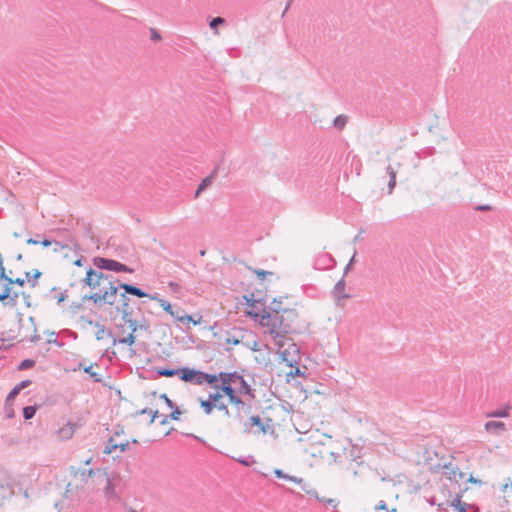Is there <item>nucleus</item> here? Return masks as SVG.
Masks as SVG:
<instances>
[{"instance_id": "nucleus-38", "label": "nucleus", "mask_w": 512, "mask_h": 512, "mask_svg": "<svg viewBox=\"0 0 512 512\" xmlns=\"http://www.w3.org/2000/svg\"><path fill=\"white\" fill-rule=\"evenodd\" d=\"M121 314H122V320L126 324H128V321L134 320L132 318V310L131 309L126 310V311H121Z\"/></svg>"}, {"instance_id": "nucleus-61", "label": "nucleus", "mask_w": 512, "mask_h": 512, "mask_svg": "<svg viewBox=\"0 0 512 512\" xmlns=\"http://www.w3.org/2000/svg\"><path fill=\"white\" fill-rule=\"evenodd\" d=\"M160 424H161V425H166V424H168V416H167V415H161V421H160Z\"/></svg>"}, {"instance_id": "nucleus-15", "label": "nucleus", "mask_w": 512, "mask_h": 512, "mask_svg": "<svg viewBox=\"0 0 512 512\" xmlns=\"http://www.w3.org/2000/svg\"><path fill=\"white\" fill-rule=\"evenodd\" d=\"M511 408L512 406L506 403L502 407L487 413L486 416L491 418H506L510 415Z\"/></svg>"}, {"instance_id": "nucleus-20", "label": "nucleus", "mask_w": 512, "mask_h": 512, "mask_svg": "<svg viewBox=\"0 0 512 512\" xmlns=\"http://www.w3.org/2000/svg\"><path fill=\"white\" fill-rule=\"evenodd\" d=\"M347 123H348V116L341 114L334 118L333 127H335L338 130H342L346 126Z\"/></svg>"}, {"instance_id": "nucleus-23", "label": "nucleus", "mask_w": 512, "mask_h": 512, "mask_svg": "<svg viewBox=\"0 0 512 512\" xmlns=\"http://www.w3.org/2000/svg\"><path fill=\"white\" fill-rule=\"evenodd\" d=\"M212 179H213V174H211L210 176H207L205 177L202 182L200 183V185L198 186V189L196 190L195 192V197H198L199 194L205 190L208 186L211 185L212 183Z\"/></svg>"}, {"instance_id": "nucleus-37", "label": "nucleus", "mask_w": 512, "mask_h": 512, "mask_svg": "<svg viewBox=\"0 0 512 512\" xmlns=\"http://www.w3.org/2000/svg\"><path fill=\"white\" fill-rule=\"evenodd\" d=\"M159 302H160V305L163 307V309H164L166 312H168V313H170L172 316H174V313H173V311H172V306H171V304H170L168 301H166V300H164V299H159Z\"/></svg>"}, {"instance_id": "nucleus-16", "label": "nucleus", "mask_w": 512, "mask_h": 512, "mask_svg": "<svg viewBox=\"0 0 512 512\" xmlns=\"http://www.w3.org/2000/svg\"><path fill=\"white\" fill-rule=\"evenodd\" d=\"M274 475H275L276 478L289 480V481H292V482H294L296 484H299L301 486V488L303 486L306 487V483L304 482L303 478L288 475V474L284 473L283 470H281V469H275L274 470Z\"/></svg>"}, {"instance_id": "nucleus-25", "label": "nucleus", "mask_w": 512, "mask_h": 512, "mask_svg": "<svg viewBox=\"0 0 512 512\" xmlns=\"http://www.w3.org/2000/svg\"><path fill=\"white\" fill-rule=\"evenodd\" d=\"M120 301H121V305L119 307V311H126V310L131 309V307L129 305L130 299L127 296V293H125V291L120 294Z\"/></svg>"}, {"instance_id": "nucleus-30", "label": "nucleus", "mask_w": 512, "mask_h": 512, "mask_svg": "<svg viewBox=\"0 0 512 512\" xmlns=\"http://www.w3.org/2000/svg\"><path fill=\"white\" fill-rule=\"evenodd\" d=\"M224 24V18L223 17H216L214 19H212L209 23V26L212 30H214V33L215 34H218V31H217V27L219 25H223Z\"/></svg>"}, {"instance_id": "nucleus-9", "label": "nucleus", "mask_w": 512, "mask_h": 512, "mask_svg": "<svg viewBox=\"0 0 512 512\" xmlns=\"http://www.w3.org/2000/svg\"><path fill=\"white\" fill-rule=\"evenodd\" d=\"M213 386L214 391L209 392L207 400L216 405L220 410L224 409V404L219 403V400L223 397L224 394V378L219 379L216 383L210 384Z\"/></svg>"}, {"instance_id": "nucleus-57", "label": "nucleus", "mask_w": 512, "mask_h": 512, "mask_svg": "<svg viewBox=\"0 0 512 512\" xmlns=\"http://www.w3.org/2000/svg\"><path fill=\"white\" fill-rule=\"evenodd\" d=\"M467 481L472 484H482V481L480 479H477V478L473 477L472 475H470V477L468 478Z\"/></svg>"}, {"instance_id": "nucleus-46", "label": "nucleus", "mask_w": 512, "mask_h": 512, "mask_svg": "<svg viewBox=\"0 0 512 512\" xmlns=\"http://www.w3.org/2000/svg\"><path fill=\"white\" fill-rule=\"evenodd\" d=\"M171 409H172V412L170 414V418L172 420H178L179 416L181 415V411L179 410V408L176 405H175V407H173Z\"/></svg>"}, {"instance_id": "nucleus-50", "label": "nucleus", "mask_w": 512, "mask_h": 512, "mask_svg": "<svg viewBox=\"0 0 512 512\" xmlns=\"http://www.w3.org/2000/svg\"><path fill=\"white\" fill-rule=\"evenodd\" d=\"M30 384H31V380L26 379V380H22L21 382H19V383H18L17 385H15V386H16V388H17L18 390H20V391H21V390H23L24 388L28 387Z\"/></svg>"}, {"instance_id": "nucleus-28", "label": "nucleus", "mask_w": 512, "mask_h": 512, "mask_svg": "<svg viewBox=\"0 0 512 512\" xmlns=\"http://www.w3.org/2000/svg\"><path fill=\"white\" fill-rule=\"evenodd\" d=\"M36 406H26L23 408V417L25 420H29L34 417L36 413Z\"/></svg>"}, {"instance_id": "nucleus-64", "label": "nucleus", "mask_w": 512, "mask_h": 512, "mask_svg": "<svg viewBox=\"0 0 512 512\" xmlns=\"http://www.w3.org/2000/svg\"><path fill=\"white\" fill-rule=\"evenodd\" d=\"M41 244L44 246V247H49L51 245V241L48 240V239H44Z\"/></svg>"}, {"instance_id": "nucleus-2", "label": "nucleus", "mask_w": 512, "mask_h": 512, "mask_svg": "<svg viewBox=\"0 0 512 512\" xmlns=\"http://www.w3.org/2000/svg\"><path fill=\"white\" fill-rule=\"evenodd\" d=\"M83 281L92 290H95L94 293L85 295L83 300L92 301L95 305L108 304L112 306L115 304L118 289L121 288L119 279L89 267Z\"/></svg>"}, {"instance_id": "nucleus-14", "label": "nucleus", "mask_w": 512, "mask_h": 512, "mask_svg": "<svg viewBox=\"0 0 512 512\" xmlns=\"http://www.w3.org/2000/svg\"><path fill=\"white\" fill-rule=\"evenodd\" d=\"M121 289H124L125 293L133 295V296H136V297H139V298H143V297H148L149 296L148 293H146L145 291H143L139 287H136V286H134L132 284H127V283H122L121 282Z\"/></svg>"}, {"instance_id": "nucleus-4", "label": "nucleus", "mask_w": 512, "mask_h": 512, "mask_svg": "<svg viewBox=\"0 0 512 512\" xmlns=\"http://www.w3.org/2000/svg\"><path fill=\"white\" fill-rule=\"evenodd\" d=\"M223 375V371H220L218 374H209L189 367L178 369V376L182 381L195 385L216 383L219 379H223Z\"/></svg>"}, {"instance_id": "nucleus-8", "label": "nucleus", "mask_w": 512, "mask_h": 512, "mask_svg": "<svg viewBox=\"0 0 512 512\" xmlns=\"http://www.w3.org/2000/svg\"><path fill=\"white\" fill-rule=\"evenodd\" d=\"M279 357L288 367H294L298 365L301 360L300 347L291 340L288 343V347L280 351Z\"/></svg>"}, {"instance_id": "nucleus-17", "label": "nucleus", "mask_w": 512, "mask_h": 512, "mask_svg": "<svg viewBox=\"0 0 512 512\" xmlns=\"http://www.w3.org/2000/svg\"><path fill=\"white\" fill-rule=\"evenodd\" d=\"M444 469V474L447 475L450 480H455L457 482V477L459 479H463L465 477V473L460 471L458 468L452 467L451 463L444 465Z\"/></svg>"}, {"instance_id": "nucleus-26", "label": "nucleus", "mask_w": 512, "mask_h": 512, "mask_svg": "<svg viewBox=\"0 0 512 512\" xmlns=\"http://www.w3.org/2000/svg\"><path fill=\"white\" fill-rule=\"evenodd\" d=\"M157 374L159 376H164V377H173L175 375H178V369L159 368V369H157Z\"/></svg>"}, {"instance_id": "nucleus-40", "label": "nucleus", "mask_w": 512, "mask_h": 512, "mask_svg": "<svg viewBox=\"0 0 512 512\" xmlns=\"http://www.w3.org/2000/svg\"><path fill=\"white\" fill-rule=\"evenodd\" d=\"M294 370H291L289 373H287V377H297V376H303L304 373L300 370L298 365L294 366Z\"/></svg>"}, {"instance_id": "nucleus-59", "label": "nucleus", "mask_w": 512, "mask_h": 512, "mask_svg": "<svg viewBox=\"0 0 512 512\" xmlns=\"http://www.w3.org/2000/svg\"><path fill=\"white\" fill-rule=\"evenodd\" d=\"M251 349L254 352L261 351V348L259 347V343L257 340L253 341V345H252Z\"/></svg>"}, {"instance_id": "nucleus-11", "label": "nucleus", "mask_w": 512, "mask_h": 512, "mask_svg": "<svg viewBox=\"0 0 512 512\" xmlns=\"http://www.w3.org/2000/svg\"><path fill=\"white\" fill-rule=\"evenodd\" d=\"M17 298H18V293L17 292L12 293L11 284H8V282H5L2 292L0 293V302H4L6 304L13 306L16 304Z\"/></svg>"}, {"instance_id": "nucleus-39", "label": "nucleus", "mask_w": 512, "mask_h": 512, "mask_svg": "<svg viewBox=\"0 0 512 512\" xmlns=\"http://www.w3.org/2000/svg\"><path fill=\"white\" fill-rule=\"evenodd\" d=\"M4 410H5V414H6L7 418L14 417V410H13V407L10 404V402H6L5 401V408H4Z\"/></svg>"}, {"instance_id": "nucleus-1", "label": "nucleus", "mask_w": 512, "mask_h": 512, "mask_svg": "<svg viewBox=\"0 0 512 512\" xmlns=\"http://www.w3.org/2000/svg\"><path fill=\"white\" fill-rule=\"evenodd\" d=\"M242 299L244 301L240 304L245 306L246 316L260 326H268L274 322L277 324L278 320L285 322L284 314L294 311L282 307V297L274 298L269 305L264 297L255 298L253 293L243 295ZM238 305L239 303L235 304V309H238Z\"/></svg>"}, {"instance_id": "nucleus-41", "label": "nucleus", "mask_w": 512, "mask_h": 512, "mask_svg": "<svg viewBox=\"0 0 512 512\" xmlns=\"http://www.w3.org/2000/svg\"><path fill=\"white\" fill-rule=\"evenodd\" d=\"M146 413H151V419H150V423H153L156 419V417H158V411L155 410H151L149 408H144L142 411H141V414H146Z\"/></svg>"}, {"instance_id": "nucleus-3", "label": "nucleus", "mask_w": 512, "mask_h": 512, "mask_svg": "<svg viewBox=\"0 0 512 512\" xmlns=\"http://www.w3.org/2000/svg\"><path fill=\"white\" fill-rule=\"evenodd\" d=\"M226 397H228L231 404L236 406L240 421L242 420L241 412L244 415L251 412L250 400L255 398L254 390L244 377L237 372L226 373Z\"/></svg>"}, {"instance_id": "nucleus-60", "label": "nucleus", "mask_w": 512, "mask_h": 512, "mask_svg": "<svg viewBox=\"0 0 512 512\" xmlns=\"http://www.w3.org/2000/svg\"><path fill=\"white\" fill-rule=\"evenodd\" d=\"M469 509L472 510V512L480 511V508L476 504H469Z\"/></svg>"}, {"instance_id": "nucleus-12", "label": "nucleus", "mask_w": 512, "mask_h": 512, "mask_svg": "<svg viewBox=\"0 0 512 512\" xmlns=\"http://www.w3.org/2000/svg\"><path fill=\"white\" fill-rule=\"evenodd\" d=\"M484 428L486 432L494 435H501L507 430L506 424L504 422L494 420L486 422Z\"/></svg>"}, {"instance_id": "nucleus-42", "label": "nucleus", "mask_w": 512, "mask_h": 512, "mask_svg": "<svg viewBox=\"0 0 512 512\" xmlns=\"http://www.w3.org/2000/svg\"><path fill=\"white\" fill-rule=\"evenodd\" d=\"M20 393V390L14 386V388L9 392V394L6 397V402H11L14 400V398Z\"/></svg>"}, {"instance_id": "nucleus-45", "label": "nucleus", "mask_w": 512, "mask_h": 512, "mask_svg": "<svg viewBox=\"0 0 512 512\" xmlns=\"http://www.w3.org/2000/svg\"><path fill=\"white\" fill-rule=\"evenodd\" d=\"M161 38L160 33L155 28H150V39L152 41H159Z\"/></svg>"}, {"instance_id": "nucleus-51", "label": "nucleus", "mask_w": 512, "mask_h": 512, "mask_svg": "<svg viewBox=\"0 0 512 512\" xmlns=\"http://www.w3.org/2000/svg\"><path fill=\"white\" fill-rule=\"evenodd\" d=\"M386 172H387V174L389 176V179L396 180V171L393 169V167L391 165L387 166Z\"/></svg>"}, {"instance_id": "nucleus-6", "label": "nucleus", "mask_w": 512, "mask_h": 512, "mask_svg": "<svg viewBox=\"0 0 512 512\" xmlns=\"http://www.w3.org/2000/svg\"><path fill=\"white\" fill-rule=\"evenodd\" d=\"M272 423L271 418H266V422H264L259 415H253L249 417L243 424L244 433H263L266 434Z\"/></svg>"}, {"instance_id": "nucleus-13", "label": "nucleus", "mask_w": 512, "mask_h": 512, "mask_svg": "<svg viewBox=\"0 0 512 512\" xmlns=\"http://www.w3.org/2000/svg\"><path fill=\"white\" fill-rule=\"evenodd\" d=\"M345 286H346V281H345L344 277H342L340 280H338L336 282L334 289H333V296L337 302L342 299H347V298L351 297L349 294L343 292L345 289Z\"/></svg>"}, {"instance_id": "nucleus-27", "label": "nucleus", "mask_w": 512, "mask_h": 512, "mask_svg": "<svg viewBox=\"0 0 512 512\" xmlns=\"http://www.w3.org/2000/svg\"><path fill=\"white\" fill-rule=\"evenodd\" d=\"M236 461L246 467H249L252 464L256 463V460L254 459V457L252 455L245 456V457L240 456L236 459Z\"/></svg>"}, {"instance_id": "nucleus-19", "label": "nucleus", "mask_w": 512, "mask_h": 512, "mask_svg": "<svg viewBox=\"0 0 512 512\" xmlns=\"http://www.w3.org/2000/svg\"><path fill=\"white\" fill-rule=\"evenodd\" d=\"M136 341V335L133 332H130L128 336L123 338H113V345L115 346L117 343L120 344H126V345H133Z\"/></svg>"}, {"instance_id": "nucleus-56", "label": "nucleus", "mask_w": 512, "mask_h": 512, "mask_svg": "<svg viewBox=\"0 0 512 512\" xmlns=\"http://www.w3.org/2000/svg\"><path fill=\"white\" fill-rule=\"evenodd\" d=\"M67 292L64 291V292H61L59 295H58V298H57V303L58 304H61L62 302H64L66 299H67Z\"/></svg>"}, {"instance_id": "nucleus-10", "label": "nucleus", "mask_w": 512, "mask_h": 512, "mask_svg": "<svg viewBox=\"0 0 512 512\" xmlns=\"http://www.w3.org/2000/svg\"><path fill=\"white\" fill-rule=\"evenodd\" d=\"M28 324L29 325H28L27 329H31L34 334L28 339L27 335L21 334V331H19V335L18 336L21 337L19 341L22 342V341L28 340L30 342H34L35 343V342H37L40 339V336L36 334L37 329H36V324H35V320H34L33 317H29L28 318ZM18 325H19V329L20 330L24 329L25 326H26L23 323L22 318L18 319Z\"/></svg>"}, {"instance_id": "nucleus-29", "label": "nucleus", "mask_w": 512, "mask_h": 512, "mask_svg": "<svg viewBox=\"0 0 512 512\" xmlns=\"http://www.w3.org/2000/svg\"><path fill=\"white\" fill-rule=\"evenodd\" d=\"M200 406H201V408H203V410L206 414H210L212 412L213 408L216 407V405H214L207 399H205V400L200 399Z\"/></svg>"}, {"instance_id": "nucleus-31", "label": "nucleus", "mask_w": 512, "mask_h": 512, "mask_svg": "<svg viewBox=\"0 0 512 512\" xmlns=\"http://www.w3.org/2000/svg\"><path fill=\"white\" fill-rule=\"evenodd\" d=\"M465 502L461 501V495L457 494L456 497L450 502L449 506L458 510L461 506L465 505Z\"/></svg>"}, {"instance_id": "nucleus-48", "label": "nucleus", "mask_w": 512, "mask_h": 512, "mask_svg": "<svg viewBox=\"0 0 512 512\" xmlns=\"http://www.w3.org/2000/svg\"><path fill=\"white\" fill-rule=\"evenodd\" d=\"M160 398L163 399L166 403V405L169 407V408H173L175 407V404L174 402L167 396V394L163 393L160 395Z\"/></svg>"}, {"instance_id": "nucleus-43", "label": "nucleus", "mask_w": 512, "mask_h": 512, "mask_svg": "<svg viewBox=\"0 0 512 512\" xmlns=\"http://www.w3.org/2000/svg\"><path fill=\"white\" fill-rule=\"evenodd\" d=\"M25 281L26 280L23 279V278L12 279L10 277L7 280L8 284H11V285L16 284V285L21 286V287H23L25 285Z\"/></svg>"}, {"instance_id": "nucleus-32", "label": "nucleus", "mask_w": 512, "mask_h": 512, "mask_svg": "<svg viewBox=\"0 0 512 512\" xmlns=\"http://www.w3.org/2000/svg\"><path fill=\"white\" fill-rule=\"evenodd\" d=\"M115 449H117V443L114 441V439L111 437L109 440H108V443L104 449V453L106 454H110L112 453Z\"/></svg>"}, {"instance_id": "nucleus-22", "label": "nucleus", "mask_w": 512, "mask_h": 512, "mask_svg": "<svg viewBox=\"0 0 512 512\" xmlns=\"http://www.w3.org/2000/svg\"><path fill=\"white\" fill-rule=\"evenodd\" d=\"M97 326L99 329L96 332L95 336L98 341L102 340L105 336L110 337L112 340H113V338H115L113 333L111 331L107 330L104 325L97 324Z\"/></svg>"}, {"instance_id": "nucleus-33", "label": "nucleus", "mask_w": 512, "mask_h": 512, "mask_svg": "<svg viewBox=\"0 0 512 512\" xmlns=\"http://www.w3.org/2000/svg\"><path fill=\"white\" fill-rule=\"evenodd\" d=\"M35 365V361L32 360V359H25L23 360L19 366H18V369L19 370H26V369H29L31 367H33Z\"/></svg>"}, {"instance_id": "nucleus-53", "label": "nucleus", "mask_w": 512, "mask_h": 512, "mask_svg": "<svg viewBox=\"0 0 512 512\" xmlns=\"http://www.w3.org/2000/svg\"><path fill=\"white\" fill-rule=\"evenodd\" d=\"M128 325L131 329V332L136 333V331L138 330V321L135 319L128 321Z\"/></svg>"}, {"instance_id": "nucleus-44", "label": "nucleus", "mask_w": 512, "mask_h": 512, "mask_svg": "<svg viewBox=\"0 0 512 512\" xmlns=\"http://www.w3.org/2000/svg\"><path fill=\"white\" fill-rule=\"evenodd\" d=\"M178 320L181 321V322H184V321L192 322L194 325H197V324L200 323L201 317H199L198 320H194L191 315H187V316H183V317L178 318Z\"/></svg>"}, {"instance_id": "nucleus-49", "label": "nucleus", "mask_w": 512, "mask_h": 512, "mask_svg": "<svg viewBox=\"0 0 512 512\" xmlns=\"http://www.w3.org/2000/svg\"><path fill=\"white\" fill-rule=\"evenodd\" d=\"M320 260L323 261V264H325L326 267H329V263H335V260L333 259V257L331 255H324Z\"/></svg>"}, {"instance_id": "nucleus-58", "label": "nucleus", "mask_w": 512, "mask_h": 512, "mask_svg": "<svg viewBox=\"0 0 512 512\" xmlns=\"http://www.w3.org/2000/svg\"><path fill=\"white\" fill-rule=\"evenodd\" d=\"M226 343H233V344H238L239 343V340L235 337H230V336H227L226 337Z\"/></svg>"}, {"instance_id": "nucleus-24", "label": "nucleus", "mask_w": 512, "mask_h": 512, "mask_svg": "<svg viewBox=\"0 0 512 512\" xmlns=\"http://www.w3.org/2000/svg\"><path fill=\"white\" fill-rule=\"evenodd\" d=\"M93 365H89L83 368V371L87 373L96 383L102 382V377L99 373L92 370Z\"/></svg>"}, {"instance_id": "nucleus-62", "label": "nucleus", "mask_w": 512, "mask_h": 512, "mask_svg": "<svg viewBox=\"0 0 512 512\" xmlns=\"http://www.w3.org/2000/svg\"><path fill=\"white\" fill-rule=\"evenodd\" d=\"M467 509H469V504H465L463 506H461V508H459L457 511L458 512H467Z\"/></svg>"}, {"instance_id": "nucleus-34", "label": "nucleus", "mask_w": 512, "mask_h": 512, "mask_svg": "<svg viewBox=\"0 0 512 512\" xmlns=\"http://www.w3.org/2000/svg\"><path fill=\"white\" fill-rule=\"evenodd\" d=\"M47 343L48 344H55L56 346L58 347H62L63 346V343L60 342L58 339H57V336H56V333L55 332H51L49 334V338L47 339Z\"/></svg>"}, {"instance_id": "nucleus-5", "label": "nucleus", "mask_w": 512, "mask_h": 512, "mask_svg": "<svg viewBox=\"0 0 512 512\" xmlns=\"http://www.w3.org/2000/svg\"><path fill=\"white\" fill-rule=\"evenodd\" d=\"M265 327L268 329L267 333L272 337L277 346V353L280 355V351H283L284 346L292 340L287 337L293 331L292 326L289 323L278 320L277 324L274 322Z\"/></svg>"}, {"instance_id": "nucleus-63", "label": "nucleus", "mask_w": 512, "mask_h": 512, "mask_svg": "<svg viewBox=\"0 0 512 512\" xmlns=\"http://www.w3.org/2000/svg\"><path fill=\"white\" fill-rule=\"evenodd\" d=\"M26 242H27V244H30V245H37L39 243V241H37L33 238H29Z\"/></svg>"}, {"instance_id": "nucleus-47", "label": "nucleus", "mask_w": 512, "mask_h": 512, "mask_svg": "<svg viewBox=\"0 0 512 512\" xmlns=\"http://www.w3.org/2000/svg\"><path fill=\"white\" fill-rule=\"evenodd\" d=\"M474 209L476 211L486 212V211H491L493 208L489 204H481V205H477Z\"/></svg>"}, {"instance_id": "nucleus-36", "label": "nucleus", "mask_w": 512, "mask_h": 512, "mask_svg": "<svg viewBox=\"0 0 512 512\" xmlns=\"http://www.w3.org/2000/svg\"><path fill=\"white\" fill-rule=\"evenodd\" d=\"M94 474V471L93 469H88V470H82L79 472V475L80 477L82 478L83 481H86L88 478H90L92 475ZM78 475V472L75 473V476Z\"/></svg>"}, {"instance_id": "nucleus-52", "label": "nucleus", "mask_w": 512, "mask_h": 512, "mask_svg": "<svg viewBox=\"0 0 512 512\" xmlns=\"http://www.w3.org/2000/svg\"><path fill=\"white\" fill-rule=\"evenodd\" d=\"M375 510H384L388 512L387 504L384 500L379 501V503L375 506Z\"/></svg>"}, {"instance_id": "nucleus-21", "label": "nucleus", "mask_w": 512, "mask_h": 512, "mask_svg": "<svg viewBox=\"0 0 512 512\" xmlns=\"http://www.w3.org/2000/svg\"><path fill=\"white\" fill-rule=\"evenodd\" d=\"M42 273L35 269L33 272H26L25 273V280L31 283L32 287L36 286V280H38L41 277Z\"/></svg>"}, {"instance_id": "nucleus-55", "label": "nucleus", "mask_w": 512, "mask_h": 512, "mask_svg": "<svg viewBox=\"0 0 512 512\" xmlns=\"http://www.w3.org/2000/svg\"><path fill=\"white\" fill-rule=\"evenodd\" d=\"M395 186H396V180L389 179V182H388V194H392Z\"/></svg>"}, {"instance_id": "nucleus-35", "label": "nucleus", "mask_w": 512, "mask_h": 512, "mask_svg": "<svg viewBox=\"0 0 512 512\" xmlns=\"http://www.w3.org/2000/svg\"><path fill=\"white\" fill-rule=\"evenodd\" d=\"M253 272L257 275L259 280H264L267 275H272L273 272L263 269H253Z\"/></svg>"}, {"instance_id": "nucleus-18", "label": "nucleus", "mask_w": 512, "mask_h": 512, "mask_svg": "<svg viewBox=\"0 0 512 512\" xmlns=\"http://www.w3.org/2000/svg\"><path fill=\"white\" fill-rule=\"evenodd\" d=\"M302 490L305 491L308 495L315 497L321 503L332 505L333 507H336L338 505V502L336 501V499H332V498L326 499L324 497L320 498L315 489H307V487L303 486Z\"/></svg>"}, {"instance_id": "nucleus-54", "label": "nucleus", "mask_w": 512, "mask_h": 512, "mask_svg": "<svg viewBox=\"0 0 512 512\" xmlns=\"http://www.w3.org/2000/svg\"><path fill=\"white\" fill-rule=\"evenodd\" d=\"M117 448H119L121 452H125L129 449V442L117 443Z\"/></svg>"}, {"instance_id": "nucleus-7", "label": "nucleus", "mask_w": 512, "mask_h": 512, "mask_svg": "<svg viewBox=\"0 0 512 512\" xmlns=\"http://www.w3.org/2000/svg\"><path fill=\"white\" fill-rule=\"evenodd\" d=\"M93 264L96 268L100 270H107L113 272H124V273H132L133 269L128 267L127 265L120 263L113 259L96 257L93 259Z\"/></svg>"}]
</instances>
